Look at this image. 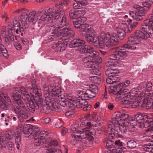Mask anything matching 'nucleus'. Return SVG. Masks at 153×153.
<instances>
[{
	"mask_svg": "<svg viewBox=\"0 0 153 153\" xmlns=\"http://www.w3.org/2000/svg\"><path fill=\"white\" fill-rule=\"evenodd\" d=\"M142 25L140 27L141 30H137L135 32V35L132 36L128 38L127 44L123 45L121 48L128 50H134L136 49V47L134 46H131L130 45H134L139 44L141 41V38L145 39L146 37H149L151 36V34L153 33H149L148 30H144L142 29Z\"/></svg>",
	"mask_w": 153,
	"mask_h": 153,
	"instance_id": "nucleus-1",
	"label": "nucleus"
},
{
	"mask_svg": "<svg viewBox=\"0 0 153 153\" xmlns=\"http://www.w3.org/2000/svg\"><path fill=\"white\" fill-rule=\"evenodd\" d=\"M119 125L118 121L114 120L108 124V128L104 131L106 134H108L109 139H113L116 137H117V133H119L120 131L125 133L126 132L127 129H129L123 125L120 126Z\"/></svg>",
	"mask_w": 153,
	"mask_h": 153,
	"instance_id": "nucleus-2",
	"label": "nucleus"
},
{
	"mask_svg": "<svg viewBox=\"0 0 153 153\" xmlns=\"http://www.w3.org/2000/svg\"><path fill=\"white\" fill-rule=\"evenodd\" d=\"M34 100L30 102L28 108L32 113L34 112L35 110L39 109L41 112L45 113H48V110L51 109L50 106L47 104H42L43 100L41 95H37L33 97Z\"/></svg>",
	"mask_w": 153,
	"mask_h": 153,
	"instance_id": "nucleus-3",
	"label": "nucleus"
},
{
	"mask_svg": "<svg viewBox=\"0 0 153 153\" xmlns=\"http://www.w3.org/2000/svg\"><path fill=\"white\" fill-rule=\"evenodd\" d=\"M85 41L79 39H74L71 41L69 45L70 48L79 47L78 50L81 53H88L94 56L97 55L98 52L90 46L84 45Z\"/></svg>",
	"mask_w": 153,
	"mask_h": 153,
	"instance_id": "nucleus-4",
	"label": "nucleus"
},
{
	"mask_svg": "<svg viewBox=\"0 0 153 153\" xmlns=\"http://www.w3.org/2000/svg\"><path fill=\"white\" fill-rule=\"evenodd\" d=\"M82 130L80 132H82L80 133L79 135H76L75 132L74 134H71L72 139L71 143L72 144L75 145L78 141H80L82 139H85L90 136L91 134L94 135L95 134L94 132H92L90 131V130H88V128L86 127L82 129Z\"/></svg>",
	"mask_w": 153,
	"mask_h": 153,
	"instance_id": "nucleus-5",
	"label": "nucleus"
},
{
	"mask_svg": "<svg viewBox=\"0 0 153 153\" xmlns=\"http://www.w3.org/2000/svg\"><path fill=\"white\" fill-rule=\"evenodd\" d=\"M133 7L137 10L135 12L133 11H130L129 12V14L130 16L137 21H140L143 19V17L146 14V11L145 10L144 8L139 5H135Z\"/></svg>",
	"mask_w": 153,
	"mask_h": 153,
	"instance_id": "nucleus-6",
	"label": "nucleus"
},
{
	"mask_svg": "<svg viewBox=\"0 0 153 153\" xmlns=\"http://www.w3.org/2000/svg\"><path fill=\"white\" fill-rule=\"evenodd\" d=\"M105 45L107 47L116 45L118 43V36L115 33L111 34L109 33H105Z\"/></svg>",
	"mask_w": 153,
	"mask_h": 153,
	"instance_id": "nucleus-7",
	"label": "nucleus"
},
{
	"mask_svg": "<svg viewBox=\"0 0 153 153\" xmlns=\"http://www.w3.org/2000/svg\"><path fill=\"white\" fill-rule=\"evenodd\" d=\"M110 88L109 92L112 93L114 94H117V98L118 96H120L126 94H127L128 90L127 89H123L122 88V86H121L120 83L116 84L115 85L111 84L109 86Z\"/></svg>",
	"mask_w": 153,
	"mask_h": 153,
	"instance_id": "nucleus-8",
	"label": "nucleus"
},
{
	"mask_svg": "<svg viewBox=\"0 0 153 153\" xmlns=\"http://www.w3.org/2000/svg\"><path fill=\"white\" fill-rule=\"evenodd\" d=\"M127 56L126 51L123 50V48L119 49L117 48L115 52L113 54L110 55L108 58L109 60H112L121 61L123 59V56Z\"/></svg>",
	"mask_w": 153,
	"mask_h": 153,
	"instance_id": "nucleus-9",
	"label": "nucleus"
},
{
	"mask_svg": "<svg viewBox=\"0 0 153 153\" xmlns=\"http://www.w3.org/2000/svg\"><path fill=\"white\" fill-rule=\"evenodd\" d=\"M105 33L102 32L98 38L94 36L92 43L97 48H103L105 45Z\"/></svg>",
	"mask_w": 153,
	"mask_h": 153,
	"instance_id": "nucleus-10",
	"label": "nucleus"
},
{
	"mask_svg": "<svg viewBox=\"0 0 153 153\" xmlns=\"http://www.w3.org/2000/svg\"><path fill=\"white\" fill-rule=\"evenodd\" d=\"M142 29L148 30L149 33H153V9L152 14L149 16V19L144 21V24L142 25Z\"/></svg>",
	"mask_w": 153,
	"mask_h": 153,
	"instance_id": "nucleus-11",
	"label": "nucleus"
},
{
	"mask_svg": "<svg viewBox=\"0 0 153 153\" xmlns=\"http://www.w3.org/2000/svg\"><path fill=\"white\" fill-rule=\"evenodd\" d=\"M39 131V129L38 128L33 126L30 128L27 126L24 127V134L26 137H29L30 138H33L35 135Z\"/></svg>",
	"mask_w": 153,
	"mask_h": 153,
	"instance_id": "nucleus-12",
	"label": "nucleus"
},
{
	"mask_svg": "<svg viewBox=\"0 0 153 153\" xmlns=\"http://www.w3.org/2000/svg\"><path fill=\"white\" fill-rule=\"evenodd\" d=\"M34 144L36 146H39L43 145V146L45 148H48L50 146V141H47L46 139H43L37 136V134L34 136Z\"/></svg>",
	"mask_w": 153,
	"mask_h": 153,
	"instance_id": "nucleus-13",
	"label": "nucleus"
},
{
	"mask_svg": "<svg viewBox=\"0 0 153 153\" xmlns=\"http://www.w3.org/2000/svg\"><path fill=\"white\" fill-rule=\"evenodd\" d=\"M21 94H22L25 98H24V100L25 101V104L27 106L28 108L29 103L31 102V101H33L34 100H33L31 97L30 96L29 94L27 93L26 89L22 87L19 89Z\"/></svg>",
	"mask_w": 153,
	"mask_h": 153,
	"instance_id": "nucleus-14",
	"label": "nucleus"
},
{
	"mask_svg": "<svg viewBox=\"0 0 153 153\" xmlns=\"http://www.w3.org/2000/svg\"><path fill=\"white\" fill-rule=\"evenodd\" d=\"M62 32L63 33L62 36L68 39L73 37L75 33L74 31L70 27H65L63 28Z\"/></svg>",
	"mask_w": 153,
	"mask_h": 153,
	"instance_id": "nucleus-15",
	"label": "nucleus"
},
{
	"mask_svg": "<svg viewBox=\"0 0 153 153\" xmlns=\"http://www.w3.org/2000/svg\"><path fill=\"white\" fill-rule=\"evenodd\" d=\"M79 94V95L81 96L82 97L87 100H88L90 98H92L95 96V94L89 89L87 90L84 93L83 91H81Z\"/></svg>",
	"mask_w": 153,
	"mask_h": 153,
	"instance_id": "nucleus-16",
	"label": "nucleus"
},
{
	"mask_svg": "<svg viewBox=\"0 0 153 153\" xmlns=\"http://www.w3.org/2000/svg\"><path fill=\"white\" fill-rule=\"evenodd\" d=\"M25 9H23L22 10L25 11V12H22L20 17V19L19 20L21 24L25 27V28H27L29 25L27 23V15L28 13L25 10Z\"/></svg>",
	"mask_w": 153,
	"mask_h": 153,
	"instance_id": "nucleus-17",
	"label": "nucleus"
},
{
	"mask_svg": "<svg viewBox=\"0 0 153 153\" xmlns=\"http://www.w3.org/2000/svg\"><path fill=\"white\" fill-rule=\"evenodd\" d=\"M61 92V89L60 87L55 86L52 87L51 91H49L48 95L60 97V94Z\"/></svg>",
	"mask_w": 153,
	"mask_h": 153,
	"instance_id": "nucleus-18",
	"label": "nucleus"
},
{
	"mask_svg": "<svg viewBox=\"0 0 153 153\" xmlns=\"http://www.w3.org/2000/svg\"><path fill=\"white\" fill-rule=\"evenodd\" d=\"M128 91H127V94H126L123 95H121L120 96H118L117 97V98H119L120 99H122V102L125 105H129L131 102V101L132 100V98L129 96H128Z\"/></svg>",
	"mask_w": 153,
	"mask_h": 153,
	"instance_id": "nucleus-19",
	"label": "nucleus"
},
{
	"mask_svg": "<svg viewBox=\"0 0 153 153\" xmlns=\"http://www.w3.org/2000/svg\"><path fill=\"white\" fill-rule=\"evenodd\" d=\"M50 14L52 16V20L53 19L57 20L65 13L64 11L61 10L59 9L55 10L54 12L50 11Z\"/></svg>",
	"mask_w": 153,
	"mask_h": 153,
	"instance_id": "nucleus-20",
	"label": "nucleus"
},
{
	"mask_svg": "<svg viewBox=\"0 0 153 153\" xmlns=\"http://www.w3.org/2000/svg\"><path fill=\"white\" fill-rule=\"evenodd\" d=\"M94 56L90 54V55L89 56L83 57L82 59V61L84 63H89L90 65L93 63H94V60L96 58V56Z\"/></svg>",
	"mask_w": 153,
	"mask_h": 153,
	"instance_id": "nucleus-21",
	"label": "nucleus"
},
{
	"mask_svg": "<svg viewBox=\"0 0 153 153\" xmlns=\"http://www.w3.org/2000/svg\"><path fill=\"white\" fill-rule=\"evenodd\" d=\"M153 99L150 97L145 99L143 101L142 104V106L145 107L146 108L149 109L152 107Z\"/></svg>",
	"mask_w": 153,
	"mask_h": 153,
	"instance_id": "nucleus-22",
	"label": "nucleus"
},
{
	"mask_svg": "<svg viewBox=\"0 0 153 153\" xmlns=\"http://www.w3.org/2000/svg\"><path fill=\"white\" fill-rule=\"evenodd\" d=\"M66 16L64 13L57 19V25L60 27H63L66 24Z\"/></svg>",
	"mask_w": 153,
	"mask_h": 153,
	"instance_id": "nucleus-23",
	"label": "nucleus"
},
{
	"mask_svg": "<svg viewBox=\"0 0 153 153\" xmlns=\"http://www.w3.org/2000/svg\"><path fill=\"white\" fill-rule=\"evenodd\" d=\"M36 12L35 10H33L27 15V19L30 22H32L33 24L36 23Z\"/></svg>",
	"mask_w": 153,
	"mask_h": 153,
	"instance_id": "nucleus-24",
	"label": "nucleus"
},
{
	"mask_svg": "<svg viewBox=\"0 0 153 153\" xmlns=\"http://www.w3.org/2000/svg\"><path fill=\"white\" fill-rule=\"evenodd\" d=\"M79 97L76 99V101H77L78 104V108L82 107V106L88 104V102L86 100V99L82 97L81 96L80 97L79 96Z\"/></svg>",
	"mask_w": 153,
	"mask_h": 153,
	"instance_id": "nucleus-25",
	"label": "nucleus"
},
{
	"mask_svg": "<svg viewBox=\"0 0 153 153\" xmlns=\"http://www.w3.org/2000/svg\"><path fill=\"white\" fill-rule=\"evenodd\" d=\"M97 67V65L95 63L90 64L89 66L88 67L91 68L90 69V73L93 74L99 75L100 74V71L97 68H96Z\"/></svg>",
	"mask_w": 153,
	"mask_h": 153,
	"instance_id": "nucleus-26",
	"label": "nucleus"
},
{
	"mask_svg": "<svg viewBox=\"0 0 153 153\" xmlns=\"http://www.w3.org/2000/svg\"><path fill=\"white\" fill-rule=\"evenodd\" d=\"M46 12L45 13L43 14L40 17V19L43 21H45L47 22H49L52 20L51 16L50 14V11Z\"/></svg>",
	"mask_w": 153,
	"mask_h": 153,
	"instance_id": "nucleus-27",
	"label": "nucleus"
},
{
	"mask_svg": "<svg viewBox=\"0 0 153 153\" xmlns=\"http://www.w3.org/2000/svg\"><path fill=\"white\" fill-rule=\"evenodd\" d=\"M17 116L19 120L21 123L25 121L28 117V115L24 111L18 113Z\"/></svg>",
	"mask_w": 153,
	"mask_h": 153,
	"instance_id": "nucleus-28",
	"label": "nucleus"
},
{
	"mask_svg": "<svg viewBox=\"0 0 153 153\" xmlns=\"http://www.w3.org/2000/svg\"><path fill=\"white\" fill-rule=\"evenodd\" d=\"M134 119L138 122L143 120H145V121H146V122L148 123V120L149 119L147 118V115H143L140 114H136Z\"/></svg>",
	"mask_w": 153,
	"mask_h": 153,
	"instance_id": "nucleus-29",
	"label": "nucleus"
},
{
	"mask_svg": "<svg viewBox=\"0 0 153 153\" xmlns=\"http://www.w3.org/2000/svg\"><path fill=\"white\" fill-rule=\"evenodd\" d=\"M117 32L118 38L119 37L120 39H123L124 38L126 35V31H124L123 30H122L120 27H118L117 28Z\"/></svg>",
	"mask_w": 153,
	"mask_h": 153,
	"instance_id": "nucleus-30",
	"label": "nucleus"
},
{
	"mask_svg": "<svg viewBox=\"0 0 153 153\" xmlns=\"http://www.w3.org/2000/svg\"><path fill=\"white\" fill-rule=\"evenodd\" d=\"M79 28L81 30L90 32L93 31L92 28H91L88 25L85 24H82Z\"/></svg>",
	"mask_w": 153,
	"mask_h": 153,
	"instance_id": "nucleus-31",
	"label": "nucleus"
},
{
	"mask_svg": "<svg viewBox=\"0 0 153 153\" xmlns=\"http://www.w3.org/2000/svg\"><path fill=\"white\" fill-rule=\"evenodd\" d=\"M66 38H64L62 39L64 40L62 42H60V46H59L58 48L60 51L64 50L66 48L67 45L68 44V41H65L66 40Z\"/></svg>",
	"mask_w": 153,
	"mask_h": 153,
	"instance_id": "nucleus-32",
	"label": "nucleus"
},
{
	"mask_svg": "<svg viewBox=\"0 0 153 153\" xmlns=\"http://www.w3.org/2000/svg\"><path fill=\"white\" fill-rule=\"evenodd\" d=\"M4 40L7 45H10L11 42L14 41L13 36L11 34H9L8 36L5 37Z\"/></svg>",
	"mask_w": 153,
	"mask_h": 153,
	"instance_id": "nucleus-33",
	"label": "nucleus"
},
{
	"mask_svg": "<svg viewBox=\"0 0 153 153\" xmlns=\"http://www.w3.org/2000/svg\"><path fill=\"white\" fill-rule=\"evenodd\" d=\"M93 31L91 32H89L88 34H87L86 37H85V39L89 43H92L93 39L94 37L93 33Z\"/></svg>",
	"mask_w": 153,
	"mask_h": 153,
	"instance_id": "nucleus-34",
	"label": "nucleus"
},
{
	"mask_svg": "<svg viewBox=\"0 0 153 153\" xmlns=\"http://www.w3.org/2000/svg\"><path fill=\"white\" fill-rule=\"evenodd\" d=\"M0 53L1 52L3 56L6 58L8 57V52L4 46L2 45H0Z\"/></svg>",
	"mask_w": 153,
	"mask_h": 153,
	"instance_id": "nucleus-35",
	"label": "nucleus"
},
{
	"mask_svg": "<svg viewBox=\"0 0 153 153\" xmlns=\"http://www.w3.org/2000/svg\"><path fill=\"white\" fill-rule=\"evenodd\" d=\"M12 96L14 100L17 99L21 98V94L19 90L16 89L14 92L12 93Z\"/></svg>",
	"mask_w": 153,
	"mask_h": 153,
	"instance_id": "nucleus-36",
	"label": "nucleus"
},
{
	"mask_svg": "<svg viewBox=\"0 0 153 153\" xmlns=\"http://www.w3.org/2000/svg\"><path fill=\"white\" fill-rule=\"evenodd\" d=\"M19 134H16L15 143H16V148L19 149V146L21 144V138L20 134L18 133Z\"/></svg>",
	"mask_w": 153,
	"mask_h": 153,
	"instance_id": "nucleus-37",
	"label": "nucleus"
},
{
	"mask_svg": "<svg viewBox=\"0 0 153 153\" xmlns=\"http://www.w3.org/2000/svg\"><path fill=\"white\" fill-rule=\"evenodd\" d=\"M14 132L11 131H8L5 132L4 133L5 137L7 139L11 140L14 137Z\"/></svg>",
	"mask_w": 153,
	"mask_h": 153,
	"instance_id": "nucleus-38",
	"label": "nucleus"
},
{
	"mask_svg": "<svg viewBox=\"0 0 153 153\" xmlns=\"http://www.w3.org/2000/svg\"><path fill=\"white\" fill-rule=\"evenodd\" d=\"M82 20V18H80L73 22L75 28H80L83 23Z\"/></svg>",
	"mask_w": 153,
	"mask_h": 153,
	"instance_id": "nucleus-39",
	"label": "nucleus"
},
{
	"mask_svg": "<svg viewBox=\"0 0 153 153\" xmlns=\"http://www.w3.org/2000/svg\"><path fill=\"white\" fill-rule=\"evenodd\" d=\"M57 26V27L53 31V33L54 34L57 33L58 35H60L61 36H62L63 33L62 32V31L63 30V29H62V28L63 27H60L58 25Z\"/></svg>",
	"mask_w": 153,
	"mask_h": 153,
	"instance_id": "nucleus-40",
	"label": "nucleus"
},
{
	"mask_svg": "<svg viewBox=\"0 0 153 153\" xmlns=\"http://www.w3.org/2000/svg\"><path fill=\"white\" fill-rule=\"evenodd\" d=\"M90 80L93 82L99 84L101 82V80L100 77L97 76H92L89 77Z\"/></svg>",
	"mask_w": 153,
	"mask_h": 153,
	"instance_id": "nucleus-41",
	"label": "nucleus"
},
{
	"mask_svg": "<svg viewBox=\"0 0 153 153\" xmlns=\"http://www.w3.org/2000/svg\"><path fill=\"white\" fill-rule=\"evenodd\" d=\"M139 100L137 99H133L131 101V102L130 104H131V106L132 108H135L137 107L140 103Z\"/></svg>",
	"mask_w": 153,
	"mask_h": 153,
	"instance_id": "nucleus-42",
	"label": "nucleus"
},
{
	"mask_svg": "<svg viewBox=\"0 0 153 153\" xmlns=\"http://www.w3.org/2000/svg\"><path fill=\"white\" fill-rule=\"evenodd\" d=\"M136 142L134 140H130L127 143V147L130 149H134L136 147Z\"/></svg>",
	"mask_w": 153,
	"mask_h": 153,
	"instance_id": "nucleus-43",
	"label": "nucleus"
},
{
	"mask_svg": "<svg viewBox=\"0 0 153 153\" xmlns=\"http://www.w3.org/2000/svg\"><path fill=\"white\" fill-rule=\"evenodd\" d=\"M104 142H106V145L108 149L112 148L114 147V142L111 140H108L106 139H105L104 140Z\"/></svg>",
	"mask_w": 153,
	"mask_h": 153,
	"instance_id": "nucleus-44",
	"label": "nucleus"
},
{
	"mask_svg": "<svg viewBox=\"0 0 153 153\" xmlns=\"http://www.w3.org/2000/svg\"><path fill=\"white\" fill-rule=\"evenodd\" d=\"M69 16L71 18L73 19L76 18L78 16L76 11L74 10H71L69 11Z\"/></svg>",
	"mask_w": 153,
	"mask_h": 153,
	"instance_id": "nucleus-45",
	"label": "nucleus"
},
{
	"mask_svg": "<svg viewBox=\"0 0 153 153\" xmlns=\"http://www.w3.org/2000/svg\"><path fill=\"white\" fill-rule=\"evenodd\" d=\"M46 152L47 153H62V150L57 148L48 149H46Z\"/></svg>",
	"mask_w": 153,
	"mask_h": 153,
	"instance_id": "nucleus-46",
	"label": "nucleus"
},
{
	"mask_svg": "<svg viewBox=\"0 0 153 153\" xmlns=\"http://www.w3.org/2000/svg\"><path fill=\"white\" fill-rule=\"evenodd\" d=\"M94 139V137L91 136H88L85 141V143L87 146H89L93 143V141Z\"/></svg>",
	"mask_w": 153,
	"mask_h": 153,
	"instance_id": "nucleus-47",
	"label": "nucleus"
},
{
	"mask_svg": "<svg viewBox=\"0 0 153 153\" xmlns=\"http://www.w3.org/2000/svg\"><path fill=\"white\" fill-rule=\"evenodd\" d=\"M14 101L20 107L22 108H24L25 107V104L23 101L22 99L19 98V99L16 100Z\"/></svg>",
	"mask_w": 153,
	"mask_h": 153,
	"instance_id": "nucleus-48",
	"label": "nucleus"
},
{
	"mask_svg": "<svg viewBox=\"0 0 153 153\" xmlns=\"http://www.w3.org/2000/svg\"><path fill=\"white\" fill-rule=\"evenodd\" d=\"M48 133L47 131H42L40 132L39 134H38V133L37 134V136L42 139H45L46 137H47V136L48 135Z\"/></svg>",
	"mask_w": 153,
	"mask_h": 153,
	"instance_id": "nucleus-49",
	"label": "nucleus"
},
{
	"mask_svg": "<svg viewBox=\"0 0 153 153\" xmlns=\"http://www.w3.org/2000/svg\"><path fill=\"white\" fill-rule=\"evenodd\" d=\"M68 105L70 107L74 108L76 107L78 108V104L77 101H75L74 100H71L68 103Z\"/></svg>",
	"mask_w": 153,
	"mask_h": 153,
	"instance_id": "nucleus-50",
	"label": "nucleus"
},
{
	"mask_svg": "<svg viewBox=\"0 0 153 153\" xmlns=\"http://www.w3.org/2000/svg\"><path fill=\"white\" fill-rule=\"evenodd\" d=\"M143 85H144L143 86H146V89L148 90H150L152 86V83L149 81L147 82H143Z\"/></svg>",
	"mask_w": 153,
	"mask_h": 153,
	"instance_id": "nucleus-51",
	"label": "nucleus"
},
{
	"mask_svg": "<svg viewBox=\"0 0 153 153\" xmlns=\"http://www.w3.org/2000/svg\"><path fill=\"white\" fill-rule=\"evenodd\" d=\"M0 107L3 110H6L9 109V105L7 102L5 103L3 102L0 103Z\"/></svg>",
	"mask_w": 153,
	"mask_h": 153,
	"instance_id": "nucleus-52",
	"label": "nucleus"
},
{
	"mask_svg": "<svg viewBox=\"0 0 153 153\" xmlns=\"http://www.w3.org/2000/svg\"><path fill=\"white\" fill-rule=\"evenodd\" d=\"M89 87L90 88L89 90L92 91L94 94H96L98 93V88L97 86L91 84L90 85Z\"/></svg>",
	"mask_w": 153,
	"mask_h": 153,
	"instance_id": "nucleus-53",
	"label": "nucleus"
},
{
	"mask_svg": "<svg viewBox=\"0 0 153 153\" xmlns=\"http://www.w3.org/2000/svg\"><path fill=\"white\" fill-rule=\"evenodd\" d=\"M54 101L53 100H52L49 96L45 97V101L46 104L49 105V106H51Z\"/></svg>",
	"mask_w": 153,
	"mask_h": 153,
	"instance_id": "nucleus-54",
	"label": "nucleus"
},
{
	"mask_svg": "<svg viewBox=\"0 0 153 153\" xmlns=\"http://www.w3.org/2000/svg\"><path fill=\"white\" fill-rule=\"evenodd\" d=\"M123 125L129 128H130V125L129 124V120L128 119L123 120L121 121Z\"/></svg>",
	"mask_w": 153,
	"mask_h": 153,
	"instance_id": "nucleus-55",
	"label": "nucleus"
},
{
	"mask_svg": "<svg viewBox=\"0 0 153 153\" xmlns=\"http://www.w3.org/2000/svg\"><path fill=\"white\" fill-rule=\"evenodd\" d=\"M114 73V70L111 69V68H108L105 72V74L106 76L108 77H111L112 74Z\"/></svg>",
	"mask_w": 153,
	"mask_h": 153,
	"instance_id": "nucleus-56",
	"label": "nucleus"
},
{
	"mask_svg": "<svg viewBox=\"0 0 153 153\" xmlns=\"http://www.w3.org/2000/svg\"><path fill=\"white\" fill-rule=\"evenodd\" d=\"M129 124L130 125V128L135 127V126L137 125L138 124V122L135 119L131 120L129 121Z\"/></svg>",
	"mask_w": 153,
	"mask_h": 153,
	"instance_id": "nucleus-57",
	"label": "nucleus"
},
{
	"mask_svg": "<svg viewBox=\"0 0 153 153\" xmlns=\"http://www.w3.org/2000/svg\"><path fill=\"white\" fill-rule=\"evenodd\" d=\"M31 83L32 88L30 86L28 87L31 88V89H37V86L36 84V82L35 79H32L31 80Z\"/></svg>",
	"mask_w": 153,
	"mask_h": 153,
	"instance_id": "nucleus-58",
	"label": "nucleus"
},
{
	"mask_svg": "<svg viewBox=\"0 0 153 153\" xmlns=\"http://www.w3.org/2000/svg\"><path fill=\"white\" fill-rule=\"evenodd\" d=\"M0 143L1 145L4 147H6V142L4 140V137L1 134H0Z\"/></svg>",
	"mask_w": 153,
	"mask_h": 153,
	"instance_id": "nucleus-59",
	"label": "nucleus"
},
{
	"mask_svg": "<svg viewBox=\"0 0 153 153\" xmlns=\"http://www.w3.org/2000/svg\"><path fill=\"white\" fill-rule=\"evenodd\" d=\"M13 109L14 111L17 115L19 113H22L24 111L22 110L21 107H20L19 106H16V107H14Z\"/></svg>",
	"mask_w": 153,
	"mask_h": 153,
	"instance_id": "nucleus-60",
	"label": "nucleus"
},
{
	"mask_svg": "<svg viewBox=\"0 0 153 153\" xmlns=\"http://www.w3.org/2000/svg\"><path fill=\"white\" fill-rule=\"evenodd\" d=\"M82 6H85L88 4V2L86 0H75Z\"/></svg>",
	"mask_w": 153,
	"mask_h": 153,
	"instance_id": "nucleus-61",
	"label": "nucleus"
},
{
	"mask_svg": "<svg viewBox=\"0 0 153 153\" xmlns=\"http://www.w3.org/2000/svg\"><path fill=\"white\" fill-rule=\"evenodd\" d=\"M8 147V149L11 150H13L14 149V145L13 142L10 141L7 142V143L6 144Z\"/></svg>",
	"mask_w": 153,
	"mask_h": 153,
	"instance_id": "nucleus-62",
	"label": "nucleus"
},
{
	"mask_svg": "<svg viewBox=\"0 0 153 153\" xmlns=\"http://www.w3.org/2000/svg\"><path fill=\"white\" fill-rule=\"evenodd\" d=\"M143 151L145 152L146 153H150L152 150V148L150 147H148L147 146H144L142 148Z\"/></svg>",
	"mask_w": 153,
	"mask_h": 153,
	"instance_id": "nucleus-63",
	"label": "nucleus"
},
{
	"mask_svg": "<svg viewBox=\"0 0 153 153\" xmlns=\"http://www.w3.org/2000/svg\"><path fill=\"white\" fill-rule=\"evenodd\" d=\"M52 105H51V106H50V107L51 109L52 110H53L59 106L58 103L54 101L52 102Z\"/></svg>",
	"mask_w": 153,
	"mask_h": 153,
	"instance_id": "nucleus-64",
	"label": "nucleus"
}]
</instances>
